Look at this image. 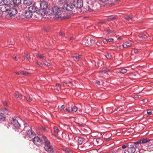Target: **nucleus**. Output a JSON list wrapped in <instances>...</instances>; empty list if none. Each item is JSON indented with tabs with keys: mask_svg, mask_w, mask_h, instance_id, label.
I'll return each instance as SVG.
<instances>
[{
	"mask_svg": "<svg viewBox=\"0 0 153 153\" xmlns=\"http://www.w3.org/2000/svg\"><path fill=\"white\" fill-rule=\"evenodd\" d=\"M10 8L9 6H8L4 3L0 5V10L2 11L5 12L8 11Z\"/></svg>",
	"mask_w": 153,
	"mask_h": 153,
	"instance_id": "9b49d317",
	"label": "nucleus"
},
{
	"mask_svg": "<svg viewBox=\"0 0 153 153\" xmlns=\"http://www.w3.org/2000/svg\"><path fill=\"white\" fill-rule=\"evenodd\" d=\"M116 19L115 16H111L109 17L108 19L107 20L108 21H110L112 20H114Z\"/></svg>",
	"mask_w": 153,
	"mask_h": 153,
	"instance_id": "473e14b6",
	"label": "nucleus"
},
{
	"mask_svg": "<svg viewBox=\"0 0 153 153\" xmlns=\"http://www.w3.org/2000/svg\"><path fill=\"white\" fill-rule=\"evenodd\" d=\"M125 19L128 21H129L130 20H132V18L130 16H128L126 17Z\"/></svg>",
	"mask_w": 153,
	"mask_h": 153,
	"instance_id": "a19ab883",
	"label": "nucleus"
},
{
	"mask_svg": "<svg viewBox=\"0 0 153 153\" xmlns=\"http://www.w3.org/2000/svg\"><path fill=\"white\" fill-rule=\"evenodd\" d=\"M54 131L55 133H58L59 131V129L57 128H55L54 129Z\"/></svg>",
	"mask_w": 153,
	"mask_h": 153,
	"instance_id": "8fccbe9b",
	"label": "nucleus"
},
{
	"mask_svg": "<svg viewBox=\"0 0 153 153\" xmlns=\"http://www.w3.org/2000/svg\"><path fill=\"white\" fill-rule=\"evenodd\" d=\"M89 11H94L96 10L95 7L93 6L92 5H91L88 7Z\"/></svg>",
	"mask_w": 153,
	"mask_h": 153,
	"instance_id": "cd10ccee",
	"label": "nucleus"
},
{
	"mask_svg": "<svg viewBox=\"0 0 153 153\" xmlns=\"http://www.w3.org/2000/svg\"><path fill=\"white\" fill-rule=\"evenodd\" d=\"M35 144L38 146H41L43 144L42 140L38 137H35L33 140Z\"/></svg>",
	"mask_w": 153,
	"mask_h": 153,
	"instance_id": "0eeeda50",
	"label": "nucleus"
},
{
	"mask_svg": "<svg viewBox=\"0 0 153 153\" xmlns=\"http://www.w3.org/2000/svg\"><path fill=\"white\" fill-rule=\"evenodd\" d=\"M127 71L126 69L124 68H121L119 69L118 72L122 74H124L126 73Z\"/></svg>",
	"mask_w": 153,
	"mask_h": 153,
	"instance_id": "393cba45",
	"label": "nucleus"
},
{
	"mask_svg": "<svg viewBox=\"0 0 153 153\" xmlns=\"http://www.w3.org/2000/svg\"><path fill=\"white\" fill-rule=\"evenodd\" d=\"M114 152V153H123V152L121 150H120Z\"/></svg>",
	"mask_w": 153,
	"mask_h": 153,
	"instance_id": "de8ad7c7",
	"label": "nucleus"
},
{
	"mask_svg": "<svg viewBox=\"0 0 153 153\" xmlns=\"http://www.w3.org/2000/svg\"><path fill=\"white\" fill-rule=\"evenodd\" d=\"M135 150L133 143H128V148L125 150L124 152V153H134Z\"/></svg>",
	"mask_w": 153,
	"mask_h": 153,
	"instance_id": "7ed1b4c3",
	"label": "nucleus"
},
{
	"mask_svg": "<svg viewBox=\"0 0 153 153\" xmlns=\"http://www.w3.org/2000/svg\"><path fill=\"white\" fill-rule=\"evenodd\" d=\"M103 2H106V4L109 6H111L114 4V2L113 0H99Z\"/></svg>",
	"mask_w": 153,
	"mask_h": 153,
	"instance_id": "f8f14e48",
	"label": "nucleus"
},
{
	"mask_svg": "<svg viewBox=\"0 0 153 153\" xmlns=\"http://www.w3.org/2000/svg\"><path fill=\"white\" fill-rule=\"evenodd\" d=\"M105 22H99V24H103V23H104Z\"/></svg>",
	"mask_w": 153,
	"mask_h": 153,
	"instance_id": "680f3d73",
	"label": "nucleus"
},
{
	"mask_svg": "<svg viewBox=\"0 0 153 153\" xmlns=\"http://www.w3.org/2000/svg\"><path fill=\"white\" fill-rule=\"evenodd\" d=\"M14 58L16 60H17V57H16V56L14 57Z\"/></svg>",
	"mask_w": 153,
	"mask_h": 153,
	"instance_id": "774afa93",
	"label": "nucleus"
},
{
	"mask_svg": "<svg viewBox=\"0 0 153 153\" xmlns=\"http://www.w3.org/2000/svg\"><path fill=\"white\" fill-rule=\"evenodd\" d=\"M75 7L80 8L83 6V1L82 0H74L73 2Z\"/></svg>",
	"mask_w": 153,
	"mask_h": 153,
	"instance_id": "423d86ee",
	"label": "nucleus"
},
{
	"mask_svg": "<svg viewBox=\"0 0 153 153\" xmlns=\"http://www.w3.org/2000/svg\"><path fill=\"white\" fill-rule=\"evenodd\" d=\"M83 141V139L82 138H79L78 140V143L79 144H81Z\"/></svg>",
	"mask_w": 153,
	"mask_h": 153,
	"instance_id": "c9c22d12",
	"label": "nucleus"
},
{
	"mask_svg": "<svg viewBox=\"0 0 153 153\" xmlns=\"http://www.w3.org/2000/svg\"><path fill=\"white\" fill-rule=\"evenodd\" d=\"M15 73L16 74H17V75H20V74H21V71L16 72Z\"/></svg>",
	"mask_w": 153,
	"mask_h": 153,
	"instance_id": "13d9d810",
	"label": "nucleus"
},
{
	"mask_svg": "<svg viewBox=\"0 0 153 153\" xmlns=\"http://www.w3.org/2000/svg\"><path fill=\"white\" fill-rule=\"evenodd\" d=\"M25 133H26V134L27 135L29 134V132L26 131Z\"/></svg>",
	"mask_w": 153,
	"mask_h": 153,
	"instance_id": "69168bd1",
	"label": "nucleus"
},
{
	"mask_svg": "<svg viewBox=\"0 0 153 153\" xmlns=\"http://www.w3.org/2000/svg\"><path fill=\"white\" fill-rule=\"evenodd\" d=\"M133 51L134 53L137 54L138 53V50L137 48H133V50L131 51L132 52Z\"/></svg>",
	"mask_w": 153,
	"mask_h": 153,
	"instance_id": "ea45409f",
	"label": "nucleus"
},
{
	"mask_svg": "<svg viewBox=\"0 0 153 153\" xmlns=\"http://www.w3.org/2000/svg\"><path fill=\"white\" fill-rule=\"evenodd\" d=\"M139 141L140 142V143L141 144H143L145 143L148 142L149 141H151V140L148 138H145L141 139L140 140H139Z\"/></svg>",
	"mask_w": 153,
	"mask_h": 153,
	"instance_id": "f3484780",
	"label": "nucleus"
},
{
	"mask_svg": "<svg viewBox=\"0 0 153 153\" xmlns=\"http://www.w3.org/2000/svg\"><path fill=\"white\" fill-rule=\"evenodd\" d=\"M21 74H22L25 76H26L29 74V73L26 71L24 72L23 71H21Z\"/></svg>",
	"mask_w": 153,
	"mask_h": 153,
	"instance_id": "e433bc0d",
	"label": "nucleus"
},
{
	"mask_svg": "<svg viewBox=\"0 0 153 153\" xmlns=\"http://www.w3.org/2000/svg\"><path fill=\"white\" fill-rule=\"evenodd\" d=\"M76 39L75 37H71L68 38V41L69 42H72Z\"/></svg>",
	"mask_w": 153,
	"mask_h": 153,
	"instance_id": "2f4dec72",
	"label": "nucleus"
},
{
	"mask_svg": "<svg viewBox=\"0 0 153 153\" xmlns=\"http://www.w3.org/2000/svg\"><path fill=\"white\" fill-rule=\"evenodd\" d=\"M140 38H142L143 39H146L147 38V36L145 34L140 35Z\"/></svg>",
	"mask_w": 153,
	"mask_h": 153,
	"instance_id": "f704fd0d",
	"label": "nucleus"
},
{
	"mask_svg": "<svg viewBox=\"0 0 153 153\" xmlns=\"http://www.w3.org/2000/svg\"><path fill=\"white\" fill-rule=\"evenodd\" d=\"M36 63L37 65H39V66L41 67L42 66V64L40 62H39L38 61H36Z\"/></svg>",
	"mask_w": 153,
	"mask_h": 153,
	"instance_id": "49530a36",
	"label": "nucleus"
},
{
	"mask_svg": "<svg viewBox=\"0 0 153 153\" xmlns=\"http://www.w3.org/2000/svg\"><path fill=\"white\" fill-rule=\"evenodd\" d=\"M74 4H72L71 3L69 4L66 3L64 4L62 8L63 9H65L68 11H71L74 8Z\"/></svg>",
	"mask_w": 153,
	"mask_h": 153,
	"instance_id": "6e6552de",
	"label": "nucleus"
},
{
	"mask_svg": "<svg viewBox=\"0 0 153 153\" xmlns=\"http://www.w3.org/2000/svg\"><path fill=\"white\" fill-rule=\"evenodd\" d=\"M140 97V95L137 94H136L134 95V97L135 98H139Z\"/></svg>",
	"mask_w": 153,
	"mask_h": 153,
	"instance_id": "864d4df0",
	"label": "nucleus"
},
{
	"mask_svg": "<svg viewBox=\"0 0 153 153\" xmlns=\"http://www.w3.org/2000/svg\"><path fill=\"white\" fill-rule=\"evenodd\" d=\"M127 147H128V144H127V145H123L122 146V148L123 149H124L126 148Z\"/></svg>",
	"mask_w": 153,
	"mask_h": 153,
	"instance_id": "5fc2aeb1",
	"label": "nucleus"
},
{
	"mask_svg": "<svg viewBox=\"0 0 153 153\" xmlns=\"http://www.w3.org/2000/svg\"><path fill=\"white\" fill-rule=\"evenodd\" d=\"M8 13L9 15L11 16H13L16 14L17 13V9L15 8H11L8 10Z\"/></svg>",
	"mask_w": 153,
	"mask_h": 153,
	"instance_id": "9d476101",
	"label": "nucleus"
},
{
	"mask_svg": "<svg viewBox=\"0 0 153 153\" xmlns=\"http://www.w3.org/2000/svg\"><path fill=\"white\" fill-rule=\"evenodd\" d=\"M72 57L73 58H75V59H74V60L75 61L77 60H79L82 58V56L81 55H79L78 56H72Z\"/></svg>",
	"mask_w": 153,
	"mask_h": 153,
	"instance_id": "a878e982",
	"label": "nucleus"
},
{
	"mask_svg": "<svg viewBox=\"0 0 153 153\" xmlns=\"http://www.w3.org/2000/svg\"><path fill=\"white\" fill-rule=\"evenodd\" d=\"M66 109L68 113H71V112L72 111V110H71V109L69 107L66 108Z\"/></svg>",
	"mask_w": 153,
	"mask_h": 153,
	"instance_id": "c03bdc74",
	"label": "nucleus"
},
{
	"mask_svg": "<svg viewBox=\"0 0 153 153\" xmlns=\"http://www.w3.org/2000/svg\"><path fill=\"white\" fill-rule=\"evenodd\" d=\"M64 83L65 84H67L69 86H72V82L71 81H64Z\"/></svg>",
	"mask_w": 153,
	"mask_h": 153,
	"instance_id": "c756f323",
	"label": "nucleus"
},
{
	"mask_svg": "<svg viewBox=\"0 0 153 153\" xmlns=\"http://www.w3.org/2000/svg\"><path fill=\"white\" fill-rule=\"evenodd\" d=\"M3 3L8 6L13 2V0H3Z\"/></svg>",
	"mask_w": 153,
	"mask_h": 153,
	"instance_id": "aec40b11",
	"label": "nucleus"
},
{
	"mask_svg": "<svg viewBox=\"0 0 153 153\" xmlns=\"http://www.w3.org/2000/svg\"><path fill=\"white\" fill-rule=\"evenodd\" d=\"M147 113L148 114H150L152 113V111L150 110H148L147 111Z\"/></svg>",
	"mask_w": 153,
	"mask_h": 153,
	"instance_id": "6e6d98bb",
	"label": "nucleus"
},
{
	"mask_svg": "<svg viewBox=\"0 0 153 153\" xmlns=\"http://www.w3.org/2000/svg\"><path fill=\"white\" fill-rule=\"evenodd\" d=\"M63 10L62 7L61 8L57 6H54L51 9L49 10L48 14L50 15L52 14L53 17L56 19L65 18V16H64Z\"/></svg>",
	"mask_w": 153,
	"mask_h": 153,
	"instance_id": "f257e3e1",
	"label": "nucleus"
},
{
	"mask_svg": "<svg viewBox=\"0 0 153 153\" xmlns=\"http://www.w3.org/2000/svg\"><path fill=\"white\" fill-rule=\"evenodd\" d=\"M24 15L26 18H31L32 15V13L29 10L25 11L24 13Z\"/></svg>",
	"mask_w": 153,
	"mask_h": 153,
	"instance_id": "ddd939ff",
	"label": "nucleus"
},
{
	"mask_svg": "<svg viewBox=\"0 0 153 153\" xmlns=\"http://www.w3.org/2000/svg\"><path fill=\"white\" fill-rule=\"evenodd\" d=\"M84 146L85 147V149L86 150H88L91 148L92 147V146L90 145V143H87L84 144Z\"/></svg>",
	"mask_w": 153,
	"mask_h": 153,
	"instance_id": "a211bd4d",
	"label": "nucleus"
},
{
	"mask_svg": "<svg viewBox=\"0 0 153 153\" xmlns=\"http://www.w3.org/2000/svg\"><path fill=\"white\" fill-rule=\"evenodd\" d=\"M5 116L4 114L0 113V120L4 121L5 120Z\"/></svg>",
	"mask_w": 153,
	"mask_h": 153,
	"instance_id": "5701e85b",
	"label": "nucleus"
},
{
	"mask_svg": "<svg viewBox=\"0 0 153 153\" xmlns=\"http://www.w3.org/2000/svg\"><path fill=\"white\" fill-rule=\"evenodd\" d=\"M59 34L61 36H64L65 35V33L63 32H60Z\"/></svg>",
	"mask_w": 153,
	"mask_h": 153,
	"instance_id": "4d7b16f0",
	"label": "nucleus"
},
{
	"mask_svg": "<svg viewBox=\"0 0 153 153\" xmlns=\"http://www.w3.org/2000/svg\"><path fill=\"white\" fill-rule=\"evenodd\" d=\"M59 1L62 3H63L65 2V0H59Z\"/></svg>",
	"mask_w": 153,
	"mask_h": 153,
	"instance_id": "bf43d9fd",
	"label": "nucleus"
},
{
	"mask_svg": "<svg viewBox=\"0 0 153 153\" xmlns=\"http://www.w3.org/2000/svg\"><path fill=\"white\" fill-rule=\"evenodd\" d=\"M3 104L4 105H5L7 106L8 105L6 101L4 102Z\"/></svg>",
	"mask_w": 153,
	"mask_h": 153,
	"instance_id": "052dcab7",
	"label": "nucleus"
},
{
	"mask_svg": "<svg viewBox=\"0 0 153 153\" xmlns=\"http://www.w3.org/2000/svg\"><path fill=\"white\" fill-rule=\"evenodd\" d=\"M48 4L47 2L43 1L40 4V8L43 10V11L45 13L48 12L49 10H51L48 8Z\"/></svg>",
	"mask_w": 153,
	"mask_h": 153,
	"instance_id": "20e7f679",
	"label": "nucleus"
},
{
	"mask_svg": "<svg viewBox=\"0 0 153 153\" xmlns=\"http://www.w3.org/2000/svg\"><path fill=\"white\" fill-rule=\"evenodd\" d=\"M108 42H112L114 41V39H108Z\"/></svg>",
	"mask_w": 153,
	"mask_h": 153,
	"instance_id": "3c124183",
	"label": "nucleus"
},
{
	"mask_svg": "<svg viewBox=\"0 0 153 153\" xmlns=\"http://www.w3.org/2000/svg\"><path fill=\"white\" fill-rule=\"evenodd\" d=\"M24 57L25 58H26L28 60H29L30 59V57L29 55H28L27 54L24 53Z\"/></svg>",
	"mask_w": 153,
	"mask_h": 153,
	"instance_id": "7c9ffc66",
	"label": "nucleus"
},
{
	"mask_svg": "<svg viewBox=\"0 0 153 153\" xmlns=\"http://www.w3.org/2000/svg\"><path fill=\"white\" fill-rule=\"evenodd\" d=\"M96 83L97 84H100V82L99 81H96Z\"/></svg>",
	"mask_w": 153,
	"mask_h": 153,
	"instance_id": "e2e57ef3",
	"label": "nucleus"
},
{
	"mask_svg": "<svg viewBox=\"0 0 153 153\" xmlns=\"http://www.w3.org/2000/svg\"><path fill=\"white\" fill-rule=\"evenodd\" d=\"M103 42L105 44H107L108 42V40L106 39H104L103 40Z\"/></svg>",
	"mask_w": 153,
	"mask_h": 153,
	"instance_id": "603ef678",
	"label": "nucleus"
},
{
	"mask_svg": "<svg viewBox=\"0 0 153 153\" xmlns=\"http://www.w3.org/2000/svg\"><path fill=\"white\" fill-rule=\"evenodd\" d=\"M106 57L108 59H111V56L108 54L106 55Z\"/></svg>",
	"mask_w": 153,
	"mask_h": 153,
	"instance_id": "09e8293b",
	"label": "nucleus"
},
{
	"mask_svg": "<svg viewBox=\"0 0 153 153\" xmlns=\"http://www.w3.org/2000/svg\"><path fill=\"white\" fill-rule=\"evenodd\" d=\"M36 56L37 57H39L40 58L42 59H46L45 57L43 54H41L39 53H36Z\"/></svg>",
	"mask_w": 153,
	"mask_h": 153,
	"instance_id": "b1692460",
	"label": "nucleus"
},
{
	"mask_svg": "<svg viewBox=\"0 0 153 153\" xmlns=\"http://www.w3.org/2000/svg\"><path fill=\"white\" fill-rule=\"evenodd\" d=\"M28 10L32 13H33L37 10V8L34 5H32L28 7Z\"/></svg>",
	"mask_w": 153,
	"mask_h": 153,
	"instance_id": "2eb2a0df",
	"label": "nucleus"
},
{
	"mask_svg": "<svg viewBox=\"0 0 153 153\" xmlns=\"http://www.w3.org/2000/svg\"><path fill=\"white\" fill-rule=\"evenodd\" d=\"M84 41L85 45L86 46H89L90 45H91V40L90 39L88 38H86L85 39Z\"/></svg>",
	"mask_w": 153,
	"mask_h": 153,
	"instance_id": "dca6fc26",
	"label": "nucleus"
},
{
	"mask_svg": "<svg viewBox=\"0 0 153 153\" xmlns=\"http://www.w3.org/2000/svg\"><path fill=\"white\" fill-rule=\"evenodd\" d=\"M44 63L45 65H46L49 66L50 65V63L49 62H47L46 61H45L44 62Z\"/></svg>",
	"mask_w": 153,
	"mask_h": 153,
	"instance_id": "37998d69",
	"label": "nucleus"
},
{
	"mask_svg": "<svg viewBox=\"0 0 153 153\" xmlns=\"http://www.w3.org/2000/svg\"><path fill=\"white\" fill-rule=\"evenodd\" d=\"M23 131L29 132V133L27 136L30 138L32 137L35 135L34 132L32 130L30 126H27V125L25 126Z\"/></svg>",
	"mask_w": 153,
	"mask_h": 153,
	"instance_id": "39448f33",
	"label": "nucleus"
},
{
	"mask_svg": "<svg viewBox=\"0 0 153 153\" xmlns=\"http://www.w3.org/2000/svg\"><path fill=\"white\" fill-rule=\"evenodd\" d=\"M3 0H0V4L2 2H3Z\"/></svg>",
	"mask_w": 153,
	"mask_h": 153,
	"instance_id": "338daca9",
	"label": "nucleus"
},
{
	"mask_svg": "<svg viewBox=\"0 0 153 153\" xmlns=\"http://www.w3.org/2000/svg\"><path fill=\"white\" fill-rule=\"evenodd\" d=\"M150 140L151 142L149 143V144H150V143H152L153 144V140Z\"/></svg>",
	"mask_w": 153,
	"mask_h": 153,
	"instance_id": "0e129e2a",
	"label": "nucleus"
},
{
	"mask_svg": "<svg viewBox=\"0 0 153 153\" xmlns=\"http://www.w3.org/2000/svg\"><path fill=\"white\" fill-rule=\"evenodd\" d=\"M102 140L100 139H97L94 140L93 142L96 145L98 146L101 145L102 144Z\"/></svg>",
	"mask_w": 153,
	"mask_h": 153,
	"instance_id": "4468645a",
	"label": "nucleus"
},
{
	"mask_svg": "<svg viewBox=\"0 0 153 153\" xmlns=\"http://www.w3.org/2000/svg\"><path fill=\"white\" fill-rule=\"evenodd\" d=\"M131 45L132 44L131 43L126 42L125 44L123 45V46L124 48H126V47L125 46V45L127 47H131Z\"/></svg>",
	"mask_w": 153,
	"mask_h": 153,
	"instance_id": "bb28decb",
	"label": "nucleus"
},
{
	"mask_svg": "<svg viewBox=\"0 0 153 153\" xmlns=\"http://www.w3.org/2000/svg\"><path fill=\"white\" fill-rule=\"evenodd\" d=\"M109 71V69H103L102 71H100V72H103L104 73H105L106 72L108 71Z\"/></svg>",
	"mask_w": 153,
	"mask_h": 153,
	"instance_id": "4c0bfd02",
	"label": "nucleus"
},
{
	"mask_svg": "<svg viewBox=\"0 0 153 153\" xmlns=\"http://www.w3.org/2000/svg\"><path fill=\"white\" fill-rule=\"evenodd\" d=\"M26 98L27 100L29 102H30L32 100V98L29 95L26 97Z\"/></svg>",
	"mask_w": 153,
	"mask_h": 153,
	"instance_id": "72a5a7b5",
	"label": "nucleus"
},
{
	"mask_svg": "<svg viewBox=\"0 0 153 153\" xmlns=\"http://www.w3.org/2000/svg\"><path fill=\"white\" fill-rule=\"evenodd\" d=\"M77 110V107L74 106H73V107L72 108V111H76Z\"/></svg>",
	"mask_w": 153,
	"mask_h": 153,
	"instance_id": "58836bf2",
	"label": "nucleus"
},
{
	"mask_svg": "<svg viewBox=\"0 0 153 153\" xmlns=\"http://www.w3.org/2000/svg\"><path fill=\"white\" fill-rule=\"evenodd\" d=\"M14 96L16 98H19L20 99H22V95L19 94L18 92H16Z\"/></svg>",
	"mask_w": 153,
	"mask_h": 153,
	"instance_id": "c85d7f7f",
	"label": "nucleus"
},
{
	"mask_svg": "<svg viewBox=\"0 0 153 153\" xmlns=\"http://www.w3.org/2000/svg\"><path fill=\"white\" fill-rule=\"evenodd\" d=\"M32 4V1L31 0H24V4L25 5L29 6Z\"/></svg>",
	"mask_w": 153,
	"mask_h": 153,
	"instance_id": "412c9836",
	"label": "nucleus"
},
{
	"mask_svg": "<svg viewBox=\"0 0 153 153\" xmlns=\"http://www.w3.org/2000/svg\"><path fill=\"white\" fill-rule=\"evenodd\" d=\"M55 86L57 88L60 89L61 87V85L59 83H56V84Z\"/></svg>",
	"mask_w": 153,
	"mask_h": 153,
	"instance_id": "79ce46f5",
	"label": "nucleus"
},
{
	"mask_svg": "<svg viewBox=\"0 0 153 153\" xmlns=\"http://www.w3.org/2000/svg\"><path fill=\"white\" fill-rule=\"evenodd\" d=\"M59 109H60V110H63L64 109L65 107L64 105H62L60 107H59Z\"/></svg>",
	"mask_w": 153,
	"mask_h": 153,
	"instance_id": "a18cd8bd",
	"label": "nucleus"
},
{
	"mask_svg": "<svg viewBox=\"0 0 153 153\" xmlns=\"http://www.w3.org/2000/svg\"><path fill=\"white\" fill-rule=\"evenodd\" d=\"M11 123L13 126L14 128L19 129L20 127L19 124L17 120L13 118Z\"/></svg>",
	"mask_w": 153,
	"mask_h": 153,
	"instance_id": "1a4fd4ad",
	"label": "nucleus"
},
{
	"mask_svg": "<svg viewBox=\"0 0 153 153\" xmlns=\"http://www.w3.org/2000/svg\"><path fill=\"white\" fill-rule=\"evenodd\" d=\"M139 140H138L137 142L131 143H133L134 144V146H135V147L137 148L139 146V145H140L141 146H142V145L141 144Z\"/></svg>",
	"mask_w": 153,
	"mask_h": 153,
	"instance_id": "4be33fe9",
	"label": "nucleus"
},
{
	"mask_svg": "<svg viewBox=\"0 0 153 153\" xmlns=\"http://www.w3.org/2000/svg\"><path fill=\"white\" fill-rule=\"evenodd\" d=\"M42 139L45 141V146L44 148L45 150L49 152H53V149L50 145V141L45 136L42 137Z\"/></svg>",
	"mask_w": 153,
	"mask_h": 153,
	"instance_id": "f03ea898",
	"label": "nucleus"
},
{
	"mask_svg": "<svg viewBox=\"0 0 153 153\" xmlns=\"http://www.w3.org/2000/svg\"><path fill=\"white\" fill-rule=\"evenodd\" d=\"M13 2L14 4V7H17L18 5L21 4V0H13Z\"/></svg>",
	"mask_w": 153,
	"mask_h": 153,
	"instance_id": "6ab92c4d",
	"label": "nucleus"
}]
</instances>
